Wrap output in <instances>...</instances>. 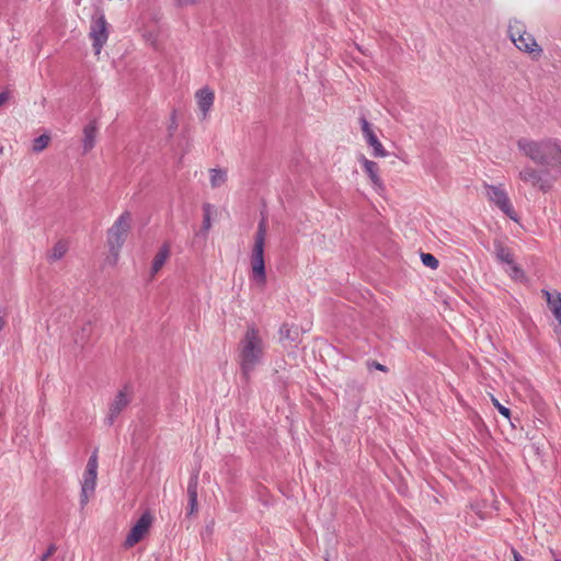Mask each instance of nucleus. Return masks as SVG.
<instances>
[{
    "label": "nucleus",
    "instance_id": "nucleus-29",
    "mask_svg": "<svg viewBox=\"0 0 561 561\" xmlns=\"http://www.w3.org/2000/svg\"><path fill=\"white\" fill-rule=\"evenodd\" d=\"M55 551V548L54 547H50L47 552L43 556V559L42 561H46Z\"/></svg>",
    "mask_w": 561,
    "mask_h": 561
},
{
    "label": "nucleus",
    "instance_id": "nucleus-16",
    "mask_svg": "<svg viewBox=\"0 0 561 561\" xmlns=\"http://www.w3.org/2000/svg\"><path fill=\"white\" fill-rule=\"evenodd\" d=\"M170 253H171L170 244L163 243L152 260V265H151V275L152 276H154L163 267V265L170 257Z\"/></svg>",
    "mask_w": 561,
    "mask_h": 561
},
{
    "label": "nucleus",
    "instance_id": "nucleus-3",
    "mask_svg": "<svg viewBox=\"0 0 561 561\" xmlns=\"http://www.w3.org/2000/svg\"><path fill=\"white\" fill-rule=\"evenodd\" d=\"M265 237L266 221L265 219H262L257 227L254 245L251 254L252 278L260 287H264L266 284V273L264 263Z\"/></svg>",
    "mask_w": 561,
    "mask_h": 561
},
{
    "label": "nucleus",
    "instance_id": "nucleus-10",
    "mask_svg": "<svg viewBox=\"0 0 561 561\" xmlns=\"http://www.w3.org/2000/svg\"><path fill=\"white\" fill-rule=\"evenodd\" d=\"M362 134L369 147L373 148V156L375 158H386L388 156L383 145L378 139L377 135L373 129V125L365 118L359 119Z\"/></svg>",
    "mask_w": 561,
    "mask_h": 561
},
{
    "label": "nucleus",
    "instance_id": "nucleus-24",
    "mask_svg": "<svg viewBox=\"0 0 561 561\" xmlns=\"http://www.w3.org/2000/svg\"><path fill=\"white\" fill-rule=\"evenodd\" d=\"M179 127L178 124V115L176 112L173 111L170 115L169 124H168V133L170 136H173Z\"/></svg>",
    "mask_w": 561,
    "mask_h": 561
},
{
    "label": "nucleus",
    "instance_id": "nucleus-25",
    "mask_svg": "<svg viewBox=\"0 0 561 561\" xmlns=\"http://www.w3.org/2000/svg\"><path fill=\"white\" fill-rule=\"evenodd\" d=\"M492 403L497 409V411L506 419L511 417V411L506 407L502 405L499 400L492 397Z\"/></svg>",
    "mask_w": 561,
    "mask_h": 561
},
{
    "label": "nucleus",
    "instance_id": "nucleus-15",
    "mask_svg": "<svg viewBox=\"0 0 561 561\" xmlns=\"http://www.w3.org/2000/svg\"><path fill=\"white\" fill-rule=\"evenodd\" d=\"M98 135V124L95 121L90 122L88 125L83 128V139H82V146H83V152L88 153L93 149L95 146V139Z\"/></svg>",
    "mask_w": 561,
    "mask_h": 561
},
{
    "label": "nucleus",
    "instance_id": "nucleus-28",
    "mask_svg": "<svg viewBox=\"0 0 561 561\" xmlns=\"http://www.w3.org/2000/svg\"><path fill=\"white\" fill-rule=\"evenodd\" d=\"M10 99V93L4 91L0 93V106L3 105Z\"/></svg>",
    "mask_w": 561,
    "mask_h": 561
},
{
    "label": "nucleus",
    "instance_id": "nucleus-31",
    "mask_svg": "<svg viewBox=\"0 0 561 561\" xmlns=\"http://www.w3.org/2000/svg\"><path fill=\"white\" fill-rule=\"evenodd\" d=\"M375 367L381 371H386V367L379 363H376Z\"/></svg>",
    "mask_w": 561,
    "mask_h": 561
},
{
    "label": "nucleus",
    "instance_id": "nucleus-35",
    "mask_svg": "<svg viewBox=\"0 0 561 561\" xmlns=\"http://www.w3.org/2000/svg\"><path fill=\"white\" fill-rule=\"evenodd\" d=\"M327 561H329V560H327Z\"/></svg>",
    "mask_w": 561,
    "mask_h": 561
},
{
    "label": "nucleus",
    "instance_id": "nucleus-13",
    "mask_svg": "<svg viewBox=\"0 0 561 561\" xmlns=\"http://www.w3.org/2000/svg\"><path fill=\"white\" fill-rule=\"evenodd\" d=\"M195 99L202 114V119H206L215 102L214 91L208 87H204L195 92Z\"/></svg>",
    "mask_w": 561,
    "mask_h": 561
},
{
    "label": "nucleus",
    "instance_id": "nucleus-23",
    "mask_svg": "<svg viewBox=\"0 0 561 561\" xmlns=\"http://www.w3.org/2000/svg\"><path fill=\"white\" fill-rule=\"evenodd\" d=\"M211 207L210 205H205L204 206V218H203V230L204 231H208L211 227V211H210Z\"/></svg>",
    "mask_w": 561,
    "mask_h": 561
},
{
    "label": "nucleus",
    "instance_id": "nucleus-4",
    "mask_svg": "<svg viewBox=\"0 0 561 561\" xmlns=\"http://www.w3.org/2000/svg\"><path fill=\"white\" fill-rule=\"evenodd\" d=\"M508 35L517 49L529 54L534 59L541 57L542 48L535 37L526 31L523 22L517 20L511 22L508 25Z\"/></svg>",
    "mask_w": 561,
    "mask_h": 561
},
{
    "label": "nucleus",
    "instance_id": "nucleus-34",
    "mask_svg": "<svg viewBox=\"0 0 561 561\" xmlns=\"http://www.w3.org/2000/svg\"><path fill=\"white\" fill-rule=\"evenodd\" d=\"M556 561H561V559H557Z\"/></svg>",
    "mask_w": 561,
    "mask_h": 561
},
{
    "label": "nucleus",
    "instance_id": "nucleus-30",
    "mask_svg": "<svg viewBox=\"0 0 561 561\" xmlns=\"http://www.w3.org/2000/svg\"><path fill=\"white\" fill-rule=\"evenodd\" d=\"M512 554H513L514 561H523V557L518 553L517 550L512 549Z\"/></svg>",
    "mask_w": 561,
    "mask_h": 561
},
{
    "label": "nucleus",
    "instance_id": "nucleus-9",
    "mask_svg": "<svg viewBox=\"0 0 561 561\" xmlns=\"http://www.w3.org/2000/svg\"><path fill=\"white\" fill-rule=\"evenodd\" d=\"M152 522V515L149 512L144 513L126 536L124 542L125 548H131L135 545H137L140 540H142L145 536L149 533Z\"/></svg>",
    "mask_w": 561,
    "mask_h": 561
},
{
    "label": "nucleus",
    "instance_id": "nucleus-19",
    "mask_svg": "<svg viewBox=\"0 0 561 561\" xmlns=\"http://www.w3.org/2000/svg\"><path fill=\"white\" fill-rule=\"evenodd\" d=\"M209 181L213 188L222 186L227 181V172L220 169L209 170Z\"/></svg>",
    "mask_w": 561,
    "mask_h": 561
},
{
    "label": "nucleus",
    "instance_id": "nucleus-7",
    "mask_svg": "<svg viewBox=\"0 0 561 561\" xmlns=\"http://www.w3.org/2000/svg\"><path fill=\"white\" fill-rule=\"evenodd\" d=\"M98 453L94 451L88 460L85 470L83 473V480L81 484L80 503L82 506L87 505L90 497L93 495L96 486L98 479Z\"/></svg>",
    "mask_w": 561,
    "mask_h": 561
},
{
    "label": "nucleus",
    "instance_id": "nucleus-20",
    "mask_svg": "<svg viewBox=\"0 0 561 561\" xmlns=\"http://www.w3.org/2000/svg\"><path fill=\"white\" fill-rule=\"evenodd\" d=\"M50 142V136L49 135H41L39 137L35 138L33 140L32 150L36 153L42 152L45 150Z\"/></svg>",
    "mask_w": 561,
    "mask_h": 561
},
{
    "label": "nucleus",
    "instance_id": "nucleus-1",
    "mask_svg": "<svg viewBox=\"0 0 561 561\" xmlns=\"http://www.w3.org/2000/svg\"><path fill=\"white\" fill-rule=\"evenodd\" d=\"M519 153L540 165H524L517 173L518 186L542 194L550 193L561 178V140L554 137H520L516 141Z\"/></svg>",
    "mask_w": 561,
    "mask_h": 561
},
{
    "label": "nucleus",
    "instance_id": "nucleus-8",
    "mask_svg": "<svg viewBox=\"0 0 561 561\" xmlns=\"http://www.w3.org/2000/svg\"><path fill=\"white\" fill-rule=\"evenodd\" d=\"M89 37L95 56H99L108 39V23L103 14L92 16Z\"/></svg>",
    "mask_w": 561,
    "mask_h": 561
},
{
    "label": "nucleus",
    "instance_id": "nucleus-26",
    "mask_svg": "<svg viewBox=\"0 0 561 561\" xmlns=\"http://www.w3.org/2000/svg\"><path fill=\"white\" fill-rule=\"evenodd\" d=\"M176 4L180 5V7H185V5H193L197 2V0H175Z\"/></svg>",
    "mask_w": 561,
    "mask_h": 561
},
{
    "label": "nucleus",
    "instance_id": "nucleus-2",
    "mask_svg": "<svg viewBox=\"0 0 561 561\" xmlns=\"http://www.w3.org/2000/svg\"><path fill=\"white\" fill-rule=\"evenodd\" d=\"M239 364L242 374L249 378L250 374L261 363L265 353V343L260 330L249 325L238 346Z\"/></svg>",
    "mask_w": 561,
    "mask_h": 561
},
{
    "label": "nucleus",
    "instance_id": "nucleus-33",
    "mask_svg": "<svg viewBox=\"0 0 561 561\" xmlns=\"http://www.w3.org/2000/svg\"><path fill=\"white\" fill-rule=\"evenodd\" d=\"M4 148L0 147V156L3 154Z\"/></svg>",
    "mask_w": 561,
    "mask_h": 561
},
{
    "label": "nucleus",
    "instance_id": "nucleus-32",
    "mask_svg": "<svg viewBox=\"0 0 561 561\" xmlns=\"http://www.w3.org/2000/svg\"><path fill=\"white\" fill-rule=\"evenodd\" d=\"M3 325H4V319H3V317L0 314V331L2 330Z\"/></svg>",
    "mask_w": 561,
    "mask_h": 561
},
{
    "label": "nucleus",
    "instance_id": "nucleus-27",
    "mask_svg": "<svg viewBox=\"0 0 561 561\" xmlns=\"http://www.w3.org/2000/svg\"><path fill=\"white\" fill-rule=\"evenodd\" d=\"M511 265H512V272H513L512 277L517 278V277L523 276V272L519 267H517L516 265H513V264H511Z\"/></svg>",
    "mask_w": 561,
    "mask_h": 561
},
{
    "label": "nucleus",
    "instance_id": "nucleus-11",
    "mask_svg": "<svg viewBox=\"0 0 561 561\" xmlns=\"http://www.w3.org/2000/svg\"><path fill=\"white\" fill-rule=\"evenodd\" d=\"M358 161L369 178L375 191L377 193L383 192L385 184L379 175V165L375 161L367 159L364 154L358 158Z\"/></svg>",
    "mask_w": 561,
    "mask_h": 561
},
{
    "label": "nucleus",
    "instance_id": "nucleus-18",
    "mask_svg": "<svg viewBox=\"0 0 561 561\" xmlns=\"http://www.w3.org/2000/svg\"><path fill=\"white\" fill-rule=\"evenodd\" d=\"M190 514L197 511V476L191 478L187 485Z\"/></svg>",
    "mask_w": 561,
    "mask_h": 561
},
{
    "label": "nucleus",
    "instance_id": "nucleus-5",
    "mask_svg": "<svg viewBox=\"0 0 561 561\" xmlns=\"http://www.w3.org/2000/svg\"><path fill=\"white\" fill-rule=\"evenodd\" d=\"M131 215L124 211L107 231V243L111 252L117 256L130 230Z\"/></svg>",
    "mask_w": 561,
    "mask_h": 561
},
{
    "label": "nucleus",
    "instance_id": "nucleus-12",
    "mask_svg": "<svg viewBox=\"0 0 561 561\" xmlns=\"http://www.w3.org/2000/svg\"><path fill=\"white\" fill-rule=\"evenodd\" d=\"M130 397L127 389L119 390L111 402L107 413V422L110 425L118 417V415L128 407Z\"/></svg>",
    "mask_w": 561,
    "mask_h": 561
},
{
    "label": "nucleus",
    "instance_id": "nucleus-14",
    "mask_svg": "<svg viewBox=\"0 0 561 561\" xmlns=\"http://www.w3.org/2000/svg\"><path fill=\"white\" fill-rule=\"evenodd\" d=\"M541 294L545 297L550 311L561 325V294L557 290L549 291L547 289H542Z\"/></svg>",
    "mask_w": 561,
    "mask_h": 561
},
{
    "label": "nucleus",
    "instance_id": "nucleus-6",
    "mask_svg": "<svg viewBox=\"0 0 561 561\" xmlns=\"http://www.w3.org/2000/svg\"><path fill=\"white\" fill-rule=\"evenodd\" d=\"M484 195L490 203H493L497 208H500L507 217L512 220L517 221V214L511 203L508 194L503 185H492L484 183Z\"/></svg>",
    "mask_w": 561,
    "mask_h": 561
},
{
    "label": "nucleus",
    "instance_id": "nucleus-22",
    "mask_svg": "<svg viewBox=\"0 0 561 561\" xmlns=\"http://www.w3.org/2000/svg\"><path fill=\"white\" fill-rule=\"evenodd\" d=\"M421 260L425 266L431 267L432 270H436L439 265L438 260L431 253H422Z\"/></svg>",
    "mask_w": 561,
    "mask_h": 561
},
{
    "label": "nucleus",
    "instance_id": "nucleus-17",
    "mask_svg": "<svg viewBox=\"0 0 561 561\" xmlns=\"http://www.w3.org/2000/svg\"><path fill=\"white\" fill-rule=\"evenodd\" d=\"M68 251V243L65 240H59L54 244L47 254V259L50 262H56L65 256Z\"/></svg>",
    "mask_w": 561,
    "mask_h": 561
},
{
    "label": "nucleus",
    "instance_id": "nucleus-21",
    "mask_svg": "<svg viewBox=\"0 0 561 561\" xmlns=\"http://www.w3.org/2000/svg\"><path fill=\"white\" fill-rule=\"evenodd\" d=\"M496 257L507 264L514 263L512 251L502 244L496 245Z\"/></svg>",
    "mask_w": 561,
    "mask_h": 561
}]
</instances>
